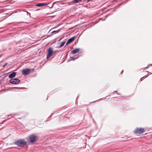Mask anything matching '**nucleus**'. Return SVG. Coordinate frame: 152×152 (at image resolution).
<instances>
[{"label":"nucleus","instance_id":"nucleus-1","mask_svg":"<svg viewBox=\"0 0 152 152\" xmlns=\"http://www.w3.org/2000/svg\"><path fill=\"white\" fill-rule=\"evenodd\" d=\"M15 143L18 146L23 147L26 144V142L24 140H18Z\"/></svg>","mask_w":152,"mask_h":152},{"label":"nucleus","instance_id":"nucleus-2","mask_svg":"<svg viewBox=\"0 0 152 152\" xmlns=\"http://www.w3.org/2000/svg\"><path fill=\"white\" fill-rule=\"evenodd\" d=\"M20 80L18 78L12 79L10 80V83L12 84H16L19 83Z\"/></svg>","mask_w":152,"mask_h":152},{"label":"nucleus","instance_id":"nucleus-3","mask_svg":"<svg viewBox=\"0 0 152 152\" xmlns=\"http://www.w3.org/2000/svg\"><path fill=\"white\" fill-rule=\"evenodd\" d=\"M29 138L30 139L31 142H35L37 139V137L33 135H31L29 136Z\"/></svg>","mask_w":152,"mask_h":152},{"label":"nucleus","instance_id":"nucleus-4","mask_svg":"<svg viewBox=\"0 0 152 152\" xmlns=\"http://www.w3.org/2000/svg\"><path fill=\"white\" fill-rule=\"evenodd\" d=\"M53 52L52 48L50 47L49 48L48 53L47 55V58L48 59L52 55Z\"/></svg>","mask_w":152,"mask_h":152},{"label":"nucleus","instance_id":"nucleus-5","mask_svg":"<svg viewBox=\"0 0 152 152\" xmlns=\"http://www.w3.org/2000/svg\"><path fill=\"white\" fill-rule=\"evenodd\" d=\"M136 133L138 134H141L143 133L144 132V130L143 128H141L140 129L137 128L135 130Z\"/></svg>","mask_w":152,"mask_h":152},{"label":"nucleus","instance_id":"nucleus-6","mask_svg":"<svg viewBox=\"0 0 152 152\" xmlns=\"http://www.w3.org/2000/svg\"><path fill=\"white\" fill-rule=\"evenodd\" d=\"M30 69H23L22 70V73L24 75H28L30 72Z\"/></svg>","mask_w":152,"mask_h":152},{"label":"nucleus","instance_id":"nucleus-7","mask_svg":"<svg viewBox=\"0 0 152 152\" xmlns=\"http://www.w3.org/2000/svg\"><path fill=\"white\" fill-rule=\"evenodd\" d=\"M75 38V36L73 37L72 38H71L69 39H68V41L67 42L66 45H67L71 43L74 39Z\"/></svg>","mask_w":152,"mask_h":152},{"label":"nucleus","instance_id":"nucleus-8","mask_svg":"<svg viewBox=\"0 0 152 152\" xmlns=\"http://www.w3.org/2000/svg\"><path fill=\"white\" fill-rule=\"evenodd\" d=\"M16 74V72H13L9 75V77L10 78H12L15 76Z\"/></svg>","mask_w":152,"mask_h":152},{"label":"nucleus","instance_id":"nucleus-9","mask_svg":"<svg viewBox=\"0 0 152 152\" xmlns=\"http://www.w3.org/2000/svg\"><path fill=\"white\" fill-rule=\"evenodd\" d=\"M80 50L79 49V48H76L73 50H72L71 53H72L73 54H75L78 52Z\"/></svg>","mask_w":152,"mask_h":152},{"label":"nucleus","instance_id":"nucleus-10","mask_svg":"<svg viewBox=\"0 0 152 152\" xmlns=\"http://www.w3.org/2000/svg\"><path fill=\"white\" fill-rule=\"evenodd\" d=\"M48 4L39 3L36 4V6L38 7H42L43 6L46 5Z\"/></svg>","mask_w":152,"mask_h":152},{"label":"nucleus","instance_id":"nucleus-11","mask_svg":"<svg viewBox=\"0 0 152 152\" xmlns=\"http://www.w3.org/2000/svg\"><path fill=\"white\" fill-rule=\"evenodd\" d=\"M65 42H62L61 44L59 46V48H61L64 45V44H65Z\"/></svg>","mask_w":152,"mask_h":152},{"label":"nucleus","instance_id":"nucleus-12","mask_svg":"<svg viewBox=\"0 0 152 152\" xmlns=\"http://www.w3.org/2000/svg\"><path fill=\"white\" fill-rule=\"evenodd\" d=\"M81 0H73L72 2H74V3H77L80 1Z\"/></svg>","mask_w":152,"mask_h":152},{"label":"nucleus","instance_id":"nucleus-13","mask_svg":"<svg viewBox=\"0 0 152 152\" xmlns=\"http://www.w3.org/2000/svg\"><path fill=\"white\" fill-rule=\"evenodd\" d=\"M59 31V30H57V31H54L51 32L52 33H53L55 32L58 33Z\"/></svg>","mask_w":152,"mask_h":152},{"label":"nucleus","instance_id":"nucleus-14","mask_svg":"<svg viewBox=\"0 0 152 152\" xmlns=\"http://www.w3.org/2000/svg\"><path fill=\"white\" fill-rule=\"evenodd\" d=\"M55 3H56V2H54V3H53L52 5H51V7H50V8H52L53 7V5H54V4H55Z\"/></svg>","mask_w":152,"mask_h":152},{"label":"nucleus","instance_id":"nucleus-15","mask_svg":"<svg viewBox=\"0 0 152 152\" xmlns=\"http://www.w3.org/2000/svg\"><path fill=\"white\" fill-rule=\"evenodd\" d=\"M7 63H6L3 66L4 67L6 65H7Z\"/></svg>","mask_w":152,"mask_h":152},{"label":"nucleus","instance_id":"nucleus-16","mask_svg":"<svg viewBox=\"0 0 152 152\" xmlns=\"http://www.w3.org/2000/svg\"><path fill=\"white\" fill-rule=\"evenodd\" d=\"M107 16H108V15H107L106 16H105V18L104 20H105V18H107Z\"/></svg>","mask_w":152,"mask_h":152},{"label":"nucleus","instance_id":"nucleus-17","mask_svg":"<svg viewBox=\"0 0 152 152\" xmlns=\"http://www.w3.org/2000/svg\"><path fill=\"white\" fill-rule=\"evenodd\" d=\"M74 60V59H70V60H69V61L71 60Z\"/></svg>","mask_w":152,"mask_h":152},{"label":"nucleus","instance_id":"nucleus-18","mask_svg":"<svg viewBox=\"0 0 152 152\" xmlns=\"http://www.w3.org/2000/svg\"><path fill=\"white\" fill-rule=\"evenodd\" d=\"M71 3H72V2H69V4H71Z\"/></svg>","mask_w":152,"mask_h":152},{"label":"nucleus","instance_id":"nucleus-19","mask_svg":"<svg viewBox=\"0 0 152 152\" xmlns=\"http://www.w3.org/2000/svg\"><path fill=\"white\" fill-rule=\"evenodd\" d=\"M5 121H4L3 122L2 124H3L4 122Z\"/></svg>","mask_w":152,"mask_h":152},{"label":"nucleus","instance_id":"nucleus-20","mask_svg":"<svg viewBox=\"0 0 152 152\" xmlns=\"http://www.w3.org/2000/svg\"><path fill=\"white\" fill-rule=\"evenodd\" d=\"M115 92H116L117 91H115Z\"/></svg>","mask_w":152,"mask_h":152},{"label":"nucleus","instance_id":"nucleus-21","mask_svg":"<svg viewBox=\"0 0 152 152\" xmlns=\"http://www.w3.org/2000/svg\"><path fill=\"white\" fill-rule=\"evenodd\" d=\"M123 72V70H122V71H121V72Z\"/></svg>","mask_w":152,"mask_h":152},{"label":"nucleus","instance_id":"nucleus-22","mask_svg":"<svg viewBox=\"0 0 152 152\" xmlns=\"http://www.w3.org/2000/svg\"><path fill=\"white\" fill-rule=\"evenodd\" d=\"M34 70V69H33V71Z\"/></svg>","mask_w":152,"mask_h":152},{"label":"nucleus","instance_id":"nucleus-23","mask_svg":"<svg viewBox=\"0 0 152 152\" xmlns=\"http://www.w3.org/2000/svg\"><path fill=\"white\" fill-rule=\"evenodd\" d=\"M151 65H152V64H151Z\"/></svg>","mask_w":152,"mask_h":152}]
</instances>
